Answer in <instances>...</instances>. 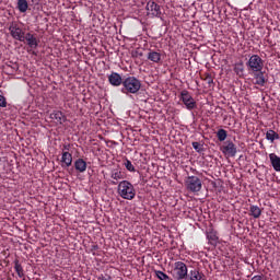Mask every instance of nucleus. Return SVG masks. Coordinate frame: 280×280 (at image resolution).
<instances>
[{"mask_svg":"<svg viewBox=\"0 0 280 280\" xmlns=\"http://www.w3.org/2000/svg\"><path fill=\"white\" fill-rule=\"evenodd\" d=\"M138 91H141V81L136 77H128L122 81L121 93L125 95H135Z\"/></svg>","mask_w":280,"mask_h":280,"instance_id":"nucleus-1","label":"nucleus"},{"mask_svg":"<svg viewBox=\"0 0 280 280\" xmlns=\"http://www.w3.org/2000/svg\"><path fill=\"white\" fill-rule=\"evenodd\" d=\"M118 194L124 200H135L137 190H135V186L130 182L122 180L118 184Z\"/></svg>","mask_w":280,"mask_h":280,"instance_id":"nucleus-2","label":"nucleus"},{"mask_svg":"<svg viewBox=\"0 0 280 280\" xmlns=\"http://www.w3.org/2000/svg\"><path fill=\"white\" fill-rule=\"evenodd\" d=\"M8 30L14 40H20V43H25V31H23V27H21V22L16 20L9 22Z\"/></svg>","mask_w":280,"mask_h":280,"instance_id":"nucleus-3","label":"nucleus"},{"mask_svg":"<svg viewBox=\"0 0 280 280\" xmlns=\"http://www.w3.org/2000/svg\"><path fill=\"white\" fill-rule=\"evenodd\" d=\"M245 65L248 73H254L257 71H264L265 61L259 55H249V59Z\"/></svg>","mask_w":280,"mask_h":280,"instance_id":"nucleus-4","label":"nucleus"},{"mask_svg":"<svg viewBox=\"0 0 280 280\" xmlns=\"http://www.w3.org/2000/svg\"><path fill=\"white\" fill-rule=\"evenodd\" d=\"M174 280H187L189 271L187 265L183 261H176L171 270Z\"/></svg>","mask_w":280,"mask_h":280,"instance_id":"nucleus-5","label":"nucleus"},{"mask_svg":"<svg viewBox=\"0 0 280 280\" xmlns=\"http://www.w3.org/2000/svg\"><path fill=\"white\" fill-rule=\"evenodd\" d=\"M179 100L186 106L187 110H194V108H197L198 106L196 100H194V96H191L187 90L180 92Z\"/></svg>","mask_w":280,"mask_h":280,"instance_id":"nucleus-6","label":"nucleus"},{"mask_svg":"<svg viewBox=\"0 0 280 280\" xmlns=\"http://www.w3.org/2000/svg\"><path fill=\"white\" fill-rule=\"evenodd\" d=\"M186 188L188 191L196 194L202 189V180H200L197 176H188L186 179Z\"/></svg>","mask_w":280,"mask_h":280,"instance_id":"nucleus-7","label":"nucleus"},{"mask_svg":"<svg viewBox=\"0 0 280 280\" xmlns=\"http://www.w3.org/2000/svg\"><path fill=\"white\" fill-rule=\"evenodd\" d=\"M250 75H254V84L257 86H266L268 83V74H266V71L260 70L257 72H249Z\"/></svg>","mask_w":280,"mask_h":280,"instance_id":"nucleus-8","label":"nucleus"},{"mask_svg":"<svg viewBox=\"0 0 280 280\" xmlns=\"http://www.w3.org/2000/svg\"><path fill=\"white\" fill-rule=\"evenodd\" d=\"M221 152H223V154L225 156H235V154H237V147L235 145V143H233V141H225L224 144L221 147Z\"/></svg>","mask_w":280,"mask_h":280,"instance_id":"nucleus-9","label":"nucleus"},{"mask_svg":"<svg viewBox=\"0 0 280 280\" xmlns=\"http://www.w3.org/2000/svg\"><path fill=\"white\" fill-rule=\"evenodd\" d=\"M147 12L148 16H161V5H159L156 2L150 0L147 3Z\"/></svg>","mask_w":280,"mask_h":280,"instance_id":"nucleus-10","label":"nucleus"},{"mask_svg":"<svg viewBox=\"0 0 280 280\" xmlns=\"http://www.w3.org/2000/svg\"><path fill=\"white\" fill-rule=\"evenodd\" d=\"M26 40L27 46L30 49H37L38 48V38L36 37L35 34L32 33H24V43Z\"/></svg>","mask_w":280,"mask_h":280,"instance_id":"nucleus-11","label":"nucleus"},{"mask_svg":"<svg viewBox=\"0 0 280 280\" xmlns=\"http://www.w3.org/2000/svg\"><path fill=\"white\" fill-rule=\"evenodd\" d=\"M108 82L112 84V86H121V84H124V79H121V74L112 72L108 75Z\"/></svg>","mask_w":280,"mask_h":280,"instance_id":"nucleus-12","label":"nucleus"},{"mask_svg":"<svg viewBox=\"0 0 280 280\" xmlns=\"http://www.w3.org/2000/svg\"><path fill=\"white\" fill-rule=\"evenodd\" d=\"M61 167H71L73 163V155L69 151H65L61 155Z\"/></svg>","mask_w":280,"mask_h":280,"instance_id":"nucleus-13","label":"nucleus"},{"mask_svg":"<svg viewBox=\"0 0 280 280\" xmlns=\"http://www.w3.org/2000/svg\"><path fill=\"white\" fill-rule=\"evenodd\" d=\"M207 240L209 241V244H211V246H218V241L220 240L218 237V232L213 229L209 230L207 232Z\"/></svg>","mask_w":280,"mask_h":280,"instance_id":"nucleus-14","label":"nucleus"},{"mask_svg":"<svg viewBox=\"0 0 280 280\" xmlns=\"http://www.w3.org/2000/svg\"><path fill=\"white\" fill-rule=\"evenodd\" d=\"M49 117L51 119H55L57 124H65V121H67V116H65V114L60 110H54L52 113H50Z\"/></svg>","mask_w":280,"mask_h":280,"instance_id":"nucleus-15","label":"nucleus"},{"mask_svg":"<svg viewBox=\"0 0 280 280\" xmlns=\"http://www.w3.org/2000/svg\"><path fill=\"white\" fill-rule=\"evenodd\" d=\"M269 161H270V164L273 167L275 172L280 173V156L277 155L276 153H270Z\"/></svg>","mask_w":280,"mask_h":280,"instance_id":"nucleus-16","label":"nucleus"},{"mask_svg":"<svg viewBox=\"0 0 280 280\" xmlns=\"http://www.w3.org/2000/svg\"><path fill=\"white\" fill-rule=\"evenodd\" d=\"M74 170L80 174H84L86 172V161L82 158L77 159L74 161Z\"/></svg>","mask_w":280,"mask_h":280,"instance_id":"nucleus-17","label":"nucleus"},{"mask_svg":"<svg viewBox=\"0 0 280 280\" xmlns=\"http://www.w3.org/2000/svg\"><path fill=\"white\" fill-rule=\"evenodd\" d=\"M186 280H207V278L198 269H192L189 271Z\"/></svg>","mask_w":280,"mask_h":280,"instance_id":"nucleus-18","label":"nucleus"},{"mask_svg":"<svg viewBox=\"0 0 280 280\" xmlns=\"http://www.w3.org/2000/svg\"><path fill=\"white\" fill-rule=\"evenodd\" d=\"M201 80H203V82H207L210 89H213V86H215V83H213V73L211 72H205L203 74H201Z\"/></svg>","mask_w":280,"mask_h":280,"instance_id":"nucleus-19","label":"nucleus"},{"mask_svg":"<svg viewBox=\"0 0 280 280\" xmlns=\"http://www.w3.org/2000/svg\"><path fill=\"white\" fill-rule=\"evenodd\" d=\"M249 215L256 220L261 218V208H259V206L252 205L249 207Z\"/></svg>","mask_w":280,"mask_h":280,"instance_id":"nucleus-20","label":"nucleus"},{"mask_svg":"<svg viewBox=\"0 0 280 280\" xmlns=\"http://www.w3.org/2000/svg\"><path fill=\"white\" fill-rule=\"evenodd\" d=\"M14 270L20 279H23V277H25L23 266H21V262L19 261V259L14 260Z\"/></svg>","mask_w":280,"mask_h":280,"instance_id":"nucleus-21","label":"nucleus"},{"mask_svg":"<svg viewBox=\"0 0 280 280\" xmlns=\"http://www.w3.org/2000/svg\"><path fill=\"white\" fill-rule=\"evenodd\" d=\"M148 60H150L151 62H155V63L161 62L160 52H156L154 50H150L149 54H148Z\"/></svg>","mask_w":280,"mask_h":280,"instance_id":"nucleus-22","label":"nucleus"},{"mask_svg":"<svg viewBox=\"0 0 280 280\" xmlns=\"http://www.w3.org/2000/svg\"><path fill=\"white\" fill-rule=\"evenodd\" d=\"M28 8H30V4L27 3V0H18L19 12L25 13L27 12Z\"/></svg>","mask_w":280,"mask_h":280,"instance_id":"nucleus-23","label":"nucleus"},{"mask_svg":"<svg viewBox=\"0 0 280 280\" xmlns=\"http://www.w3.org/2000/svg\"><path fill=\"white\" fill-rule=\"evenodd\" d=\"M234 73H236L238 78H244V62L235 63Z\"/></svg>","mask_w":280,"mask_h":280,"instance_id":"nucleus-24","label":"nucleus"},{"mask_svg":"<svg viewBox=\"0 0 280 280\" xmlns=\"http://www.w3.org/2000/svg\"><path fill=\"white\" fill-rule=\"evenodd\" d=\"M266 139L267 141H271V143H273L276 139H279V133L270 129L266 132Z\"/></svg>","mask_w":280,"mask_h":280,"instance_id":"nucleus-25","label":"nucleus"},{"mask_svg":"<svg viewBox=\"0 0 280 280\" xmlns=\"http://www.w3.org/2000/svg\"><path fill=\"white\" fill-rule=\"evenodd\" d=\"M226 137H229V133L224 129H219L217 132V138L219 141H226Z\"/></svg>","mask_w":280,"mask_h":280,"instance_id":"nucleus-26","label":"nucleus"},{"mask_svg":"<svg viewBox=\"0 0 280 280\" xmlns=\"http://www.w3.org/2000/svg\"><path fill=\"white\" fill-rule=\"evenodd\" d=\"M110 178H113V180H121V178H124V174L121 173V171L114 170L112 171Z\"/></svg>","mask_w":280,"mask_h":280,"instance_id":"nucleus-27","label":"nucleus"},{"mask_svg":"<svg viewBox=\"0 0 280 280\" xmlns=\"http://www.w3.org/2000/svg\"><path fill=\"white\" fill-rule=\"evenodd\" d=\"M155 277H158L160 280H173L170 276L160 270H155Z\"/></svg>","mask_w":280,"mask_h":280,"instance_id":"nucleus-28","label":"nucleus"},{"mask_svg":"<svg viewBox=\"0 0 280 280\" xmlns=\"http://www.w3.org/2000/svg\"><path fill=\"white\" fill-rule=\"evenodd\" d=\"M124 165L126 170H128V172H137L135 165H132V162L130 160L126 159Z\"/></svg>","mask_w":280,"mask_h":280,"instance_id":"nucleus-29","label":"nucleus"},{"mask_svg":"<svg viewBox=\"0 0 280 280\" xmlns=\"http://www.w3.org/2000/svg\"><path fill=\"white\" fill-rule=\"evenodd\" d=\"M191 145L196 152H202V144L200 142H192Z\"/></svg>","mask_w":280,"mask_h":280,"instance_id":"nucleus-30","label":"nucleus"},{"mask_svg":"<svg viewBox=\"0 0 280 280\" xmlns=\"http://www.w3.org/2000/svg\"><path fill=\"white\" fill-rule=\"evenodd\" d=\"M8 106V101L5 100V96L0 94V107L5 108Z\"/></svg>","mask_w":280,"mask_h":280,"instance_id":"nucleus-31","label":"nucleus"},{"mask_svg":"<svg viewBox=\"0 0 280 280\" xmlns=\"http://www.w3.org/2000/svg\"><path fill=\"white\" fill-rule=\"evenodd\" d=\"M97 280H114L112 277H110V275H108V273H102V275H100L98 277H97Z\"/></svg>","mask_w":280,"mask_h":280,"instance_id":"nucleus-32","label":"nucleus"},{"mask_svg":"<svg viewBox=\"0 0 280 280\" xmlns=\"http://www.w3.org/2000/svg\"><path fill=\"white\" fill-rule=\"evenodd\" d=\"M250 280H265L264 276H254Z\"/></svg>","mask_w":280,"mask_h":280,"instance_id":"nucleus-33","label":"nucleus"},{"mask_svg":"<svg viewBox=\"0 0 280 280\" xmlns=\"http://www.w3.org/2000/svg\"><path fill=\"white\" fill-rule=\"evenodd\" d=\"M98 249H100V246H98V245H92L91 252L93 253V250H98Z\"/></svg>","mask_w":280,"mask_h":280,"instance_id":"nucleus-34","label":"nucleus"},{"mask_svg":"<svg viewBox=\"0 0 280 280\" xmlns=\"http://www.w3.org/2000/svg\"><path fill=\"white\" fill-rule=\"evenodd\" d=\"M63 149L69 150V145H65Z\"/></svg>","mask_w":280,"mask_h":280,"instance_id":"nucleus-35","label":"nucleus"},{"mask_svg":"<svg viewBox=\"0 0 280 280\" xmlns=\"http://www.w3.org/2000/svg\"><path fill=\"white\" fill-rule=\"evenodd\" d=\"M32 54H33V56H36V51L33 50Z\"/></svg>","mask_w":280,"mask_h":280,"instance_id":"nucleus-36","label":"nucleus"},{"mask_svg":"<svg viewBox=\"0 0 280 280\" xmlns=\"http://www.w3.org/2000/svg\"><path fill=\"white\" fill-rule=\"evenodd\" d=\"M112 185H117V182H112Z\"/></svg>","mask_w":280,"mask_h":280,"instance_id":"nucleus-37","label":"nucleus"}]
</instances>
